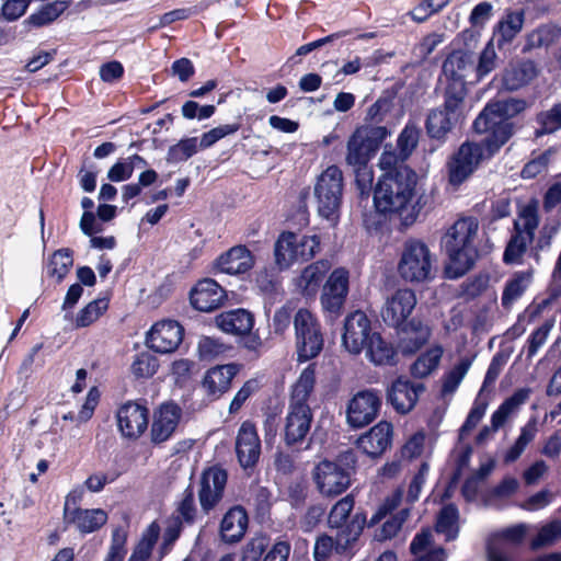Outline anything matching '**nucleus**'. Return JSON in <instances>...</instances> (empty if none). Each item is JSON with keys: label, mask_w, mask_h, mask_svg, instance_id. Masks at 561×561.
Masks as SVG:
<instances>
[{"label": "nucleus", "mask_w": 561, "mask_h": 561, "mask_svg": "<svg viewBox=\"0 0 561 561\" xmlns=\"http://www.w3.org/2000/svg\"><path fill=\"white\" fill-rule=\"evenodd\" d=\"M343 187V174L335 164L328 167L314 184L318 213L334 226L340 220Z\"/></svg>", "instance_id": "9d476101"}, {"label": "nucleus", "mask_w": 561, "mask_h": 561, "mask_svg": "<svg viewBox=\"0 0 561 561\" xmlns=\"http://www.w3.org/2000/svg\"><path fill=\"white\" fill-rule=\"evenodd\" d=\"M310 195V187H306L300 191L297 205L290 210L286 218V224L290 231L297 233L304 228L309 226L310 213L308 209V199Z\"/></svg>", "instance_id": "37998d69"}, {"label": "nucleus", "mask_w": 561, "mask_h": 561, "mask_svg": "<svg viewBox=\"0 0 561 561\" xmlns=\"http://www.w3.org/2000/svg\"><path fill=\"white\" fill-rule=\"evenodd\" d=\"M364 351H366L369 362L376 366H396L398 364V350L379 332H375Z\"/></svg>", "instance_id": "c9c22d12"}, {"label": "nucleus", "mask_w": 561, "mask_h": 561, "mask_svg": "<svg viewBox=\"0 0 561 561\" xmlns=\"http://www.w3.org/2000/svg\"><path fill=\"white\" fill-rule=\"evenodd\" d=\"M393 96L381 95L379 96L367 110L364 123L373 126H382L387 115L393 108Z\"/></svg>", "instance_id": "3c124183"}, {"label": "nucleus", "mask_w": 561, "mask_h": 561, "mask_svg": "<svg viewBox=\"0 0 561 561\" xmlns=\"http://www.w3.org/2000/svg\"><path fill=\"white\" fill-rule=\"evenodd\" d=\"M174 520L181 524L193 525L196 522L197 508L195 505L194 490L191 484L183 491V497L180 501L176 510Z\"/></svg>", "instance_id": "603ef678"}, {"label": "nucleus", "mask_w": 561, "mask_h": 561, "mask_svg": "<svg viewBox=\"0 0 561 561\" xmlns=\"http://www.w3.org/2000/svg\"><path fill=\"white\" fill-rule=\"evenodd\" d=\"M160 367L159 359L149 351H141L133 356L129 373L134 380L152 378Z\"/></svg>", "instance_id": "79ce46f5"}, {"label": "nucleus", "mask_w": 561, "mask_h": 561, "mask_svg": "<svg viewBox=\"0 0 561 561\" xmlns=\"http://www.w3.org/2000/svg\"><path fill=\"white\" fill-rule=\"evenodd\" d=\"M479 224L473 217L458 219L443 238V247L448 256L446 276L451 279L463 276L479 257L477 248Z\"/></svg>", "instance_id": "20e7f679"}, {"label": "nucleus", "mask_w": 561, "mask_h": 561, "mask_svg": "<svg viewBox=\"0 0 561 561\" xmlns=\"http://www.w3.org/2000/svg\"><path fill=\"white\" fill-rule=\"evenodd\" d=\"M415 306V291L411 288H398L387 298L381 309L382 320L388 327L400 328L411 319Z\"/></svg>", "instance_id": "aec40b11"}, {"label": "nucleus", "mask_w": 561, "mask_h": 561, "mask_svg": "<svg viewBox=\"0 0 561 561\" xmlns=\"http://www.w3.org/2000/svg\"><path fill=\"white\" fill-rule=\"evenodd\" d=\"M293 323L297 362L301 364L317 358L324 348V333L317 316L307 308H299Z\"/></svg>", "instance_id": "1a4fd4ad"}, {"label": "nucleus", "mask_w": 561, "mask_h": 561, "mask_svg": "<svg viewBox=\"0 0 561 561\" xmlns=\"http://www.w3.org/2000/svg\"><path fill=\"white\" fill-rule=\"evenodd\" d=\"M108 308L107 298H98L84 306L76 317V325L85 328L95 322Z\"/></svg>", "instance_id": "864d4df0"}, {"label": "nucleus", "mask_w": 561, "mask_h": 561, "mask_svg": "<svg viewBox=\"0 0 561 561\" xmlns=\"http://www.w3.org/2000/svg\"><path fill=\"white\" fill-rule=\"evenodd\" d=\"M357 463V454L352 448L340 453L334 460H321L312 471L319 492L329 497L344 493L352 484Z\"/></svg>", "instance_id": "39448f33"}, {"label": "nucleus", "mask_w": 561, "mask_h": 561, "mask_svg": "<svg viewBox=\"0 0 561 561\" xmlns=\"http://www.w3.org/2000/svg\"><path fill=\"white\" fill-rule=\"evenodd\" d=\"M561 538V522L552 520L542 526L538 534L530 541V549L538 550L545 546L552 545Z\"/></svg>", "instance_id": "13d9d810"}, {"label": "nucleus", "mask_w": 561, "mask_h": 561, "mask_svg": "<svg viewBox=\"0 0 561 561\" xmlns=\"http://www.w3.org/2000/svg\"><path fill=\"white\" fill-rule=\"evenodd\" d=\"M321 250L318 234H299L296 231H282L274 243V263L278 272L288 271L296 263L314 259Z\"/></svg>", "instance_id": "0eeeda50"}, {"label": "nucleus", "mask_w": 561, "mask_h": 561, "mask_svg": "<svg viewBox=\"0 0 561 561\" xmlns=\"http://www.w3.org/2000/svg\"><path fill=\"white\" fill-rule=\"evenodd\" d=\"M382 407V393L369 388L357 391L346 405V422L353 430L371 424L379 415Z\"/></svg>", "instance_id": "ddd939ff"}, {"label": "nucleus", "mask_w": 561, "mask_h": 561, "mask_svg": "<svg viewBox=\"0 0 561 561\" xmlns=\"http://www.w3.org/2000/svg\"><path fill=\"white\" fill-rule=\"evenodd\" d=\"M107 513L102 508H72L66 524H73L82 534H91L99 530L107 522Z\"/></svg>", "instance_id": "e433bc0d"}, {"label": "nucleus", "mask_w": 561, "mask_h": 561, "mask_svg": "<svg viewBox=\"0 0 561 561\" xmlns=\"http://www.w3.org/2000/svg\"><path fill=\"white\" fill-rule=\"evenodd\" d=\"M435 255L425 242L409 238L402 244L397 272L405 283L423 284L435 277Z\"/></svg>", "instance_id": "6e6552de"}, {"label": "nucleus", "mask_w": 561, "mask_h": 561, "mask_svg": "<svg viewBox=\"0 0 561 561\" xmlns=\"http://www.w3.org/2000/svg\"><path fill=\"white\" fill-rule=\"evenodd\" d=\"M358 540V531L353 533L347 527L345 530H336L334 537L322 535L318 537L314 549L313 558L316 561H325L331 556L333 549L339 554L345 553Z\"/></svg>", "instance_id": "c756f323"}, {"label": "nucleus", "mask_w": 561, "mask_h": 561, "mask_svg": "<svg viewBox=\"0 0 561 561\" xmlns=\"http://www.w3.org/2000/svg\"><path fill=\"white\" fill-rule=\"evenodd\" d=\"M389 135L390 130L387 126L362 124L355 128L347 140L345 161L355 172V182L360 196H369L374 176L368 164Z\"/></svg>", "instance_id": "7ed1b4c3"}, {"label": "nucleus", "mask_w": 561, "mask_h": 561, "mask_svg": "<svg viewBox=\"0 0 561 561\" xmlns=\"http://www.w3.org/2000/svg\"><path fill=\"white\" fill-rule=\"evenodd\" d=\"M350 291V272L345 267L334 268L321 288L320 304L327 320H336L344 310Z\"/></svg>", "instance_id": "f8f14e48"}, {"label": "nucleus", "mask_w": 561, "mask_h": 561, "mask_svg": "<svg viewBox=\"0 0 561 561\" xmlns=\"http://www.w3.org/2000/svg\"><path fill=\"white\" fill-rule=\"evenodd\" d=\"M531 274L528 272H516L505 284L502 294V306L508 310L519 299L530 283Z\"/></svg>", "instance_id": "c03bdc74"}, {"label": "nucleus", "mask_w": 561, "mask_h": 561, "mask_svg": "<svg viewBox=\"0 0 561 561\" xmlns=\"http://www.w3.org/2000/svg\"><path fill=\"white\" fill-rule=\"evenodd\" d=\"M489 474H491V458L483 461L480 468L463 482L461 494L467 502H480L485 507L490 505L491 489L484 488Z\"/></svg>", "instance_id": "2f4dec72"}, {"label": "nucleus", "mask_w": 561, "mask_h": 561, "mask_svg": "<svg viewBox=\"0 0 561 561\" xmlns=\"http://www.w3.org/2000/svg\"><path fill=\"white\" fill-rule=\"evenodd\" d=\"M255 257L245 245H234L221 253L211 265V273L242 275L253 268Z\"/></svg>", "instance_id": "a878e982"}, {"label": "nucleus", "mask_w": 561, "mask_h": 561, "mask_svg": "<svg viewBox=\"0 0 561 561\" xmlns=\"http://www.w3.org/2000/svg\"><path fill=\"white\" fill-rule=\"evenodd\" d=\"M188 298L195 310L210 313L226 304L228 294L219 283L206 277L196 282L190 290Z\"/></svg>", "instance_id": "f3484780"}, {"label": "nucleus", "mask_w": 561, "mask_h": 561, "mask_svg": "<svg viewBox=\"0 0 561 561\" xmlns=\"http://www.w3.org/2000/svg\"><path fill=\"white\" fill-rule=\"evenodd\" d=\"M393 426L388 421H380L357 439V446L371 459L380 458L392 445Z\"/></svg>", "instance_id": "bb28decb"}, {"label": "nucleus", "mask_w": 561, "mask_h": 561, "mask_svg": "<svg viewBox=\"0 0 561 561\" xmlns=\"http://www.w3.org/2000/svg\"><path fill=\"white\" fill-rule=\"evenodd\" d=\"M396 329L399 334L398 347L404 356L413 355L420 351L430 336L427 328L416 318H411L408 322Z\"/></svg>", "instance_id": "473e14b6"}, {"label": "nucleus", "mask_w": 561, "mask_h": 561, "mask_svg": "<svg viewBox=\"0 0 561 561\" xmlns=\"http://www.w3.org/2000/svg\"><path fill=\"white\" fill-rule=\"evenodd\" d=\"M471 360L462 358L450 370L446 371L442 377L440 392L443 396L454 393L459 387L469 370Z\"/></svg>", "instance_id": "8fccbe9b"}, {"label": "nucleus", "mask_w": 561, "mask_h": 561, "mask_svg": "<svg viewBox=\"0 0 561 561\" xmlns=\"http://www.w3.org/2000/svg\"><path fill=\"white\" fill-rule=\"evenodd\" d=\"M553 42L551 31L548 27H537L527 34L522 53L526 54L535 48L548 47Z\"/></svg>", "instance_id": "69168bd1"}, {"label": "nucleus", "mask_w": 561, "mask_h": 561, "mask_svg": "<svg viewBox=\"0 0 561 561\" xmlns=\"http://www.w3.org/2000/svg\"><path fill=\"white\" fill-rule=\"evenodd\" d=\"M536 76V64L530 59L520 60L505 68L502 83L506 90L515 91L528 84Z\"/></svg>", "instance_id": "4c0bfd02"}, {"label": "nucleus", "mask_w": 561, "mask_h": 561, "mask_svg": "<svg viewBox=\"0 0 561 561\" xmlns=\"http://www.w3.org/2000/svg\"><path fill=\"white\" fill-rule=\"evenodd\" d=\"M227 480V471L218 465L206 468L202 472L198 501L204 514L208 515L221 502Z\"/></svg>", "instance_id": "dca6fc26"}, {"label": "nucleus", "mask_w": 561, "mask_h": 561, "mask_svg": "<svg viewBox=\"0 0 561 561\" xmlns=\"http://www.w3.org/2000/svg\"><path fill=\"white\" fill-rule=\"evenodd\" d=\"M435 531L445 537V541H454L457 539L459 526V511L456 504H445L436 516Z\"/></svg>", "instance_id": "58836bf2"}, {"label": "nucleus", "mask_w": 561, "mask_h": 561, "mask_svg": "<svg viewBox=\"0 0 561 561\" xmlns=\"http://www.w3.org/2000/svg\"><path fill=\"white\" fill-rule=\"evenodd\" d=\"M378 165L382 171L373 193L376 211L385 217L398 218L403 228L411 227L422 209L427 205L428 196L417 195L419 176L411 167H396L393 158H387Z\"/></svg>", "instance_id": "f257e3e1"}, {"label": "nucleus", "mask_w": 561, "mask_h": 561, "mask_svg": "<svg viewBox=\"0 0 561 561\" xmlns=\"http://www.w3.org/2000/svg\"><path fill=\"white\" fill-rule=\"evenodd\" d=\"M242 364L228 363L208 368L201 381V388L210 401L220 399L230 391L232 380L242 369Z\"/></svg>", "instance_id": "6ab92c4d"}, {"label": "nucleus", "mask_w": 561, "mask_h": 561, "mask_svg": "<svg viewBox=\"0 0 561 561\" xmlns=\"http://www.w3.org/2000/svg\"><path fill=\"white\" fill-rule=\"evenodd\" d=\"M255 285L261 294L271 297L278 293V289L282 286V280L275 272V268L264 267L257 272Z\"/></svg>", "instance_id": "bf43d9fd"}, {"label": "nucleus", "mask_w": 561, "mask_h": 561, "mask_svg": "<svg viewBox=\"0 0 561 561\" xmlns=\"http://www.w3.org/2000/svg\"><path fill=\"white\" fill-rule=\"evenodd\" d=\"M182 417L180 405L173 401H168L154 411L153 421L150 428L151 443L160 445L169 440L175 433Z\"/></svg>", "instance_id": "b1692460"}, {"label": "nucleus", "mask_w": 561, "mask_h": 561, "mask_svg": "<svg viewBox=\"0 0 561 561\" xmlns=\"http://www.w3.org/2000/svg\"><path fill=\"white\" fill-rule=\"evenodd\" d=\"M254 314L244 308L224 311L216 317L217 327L230 334L245 335L254 327Z\"/></svg>", "instance_id": "72a5a7b5"}, {"label": "nucleus", "mask_w": 561, "mask_h": 561, "mask_svg": "<svg viewBox=\"0 0 561 561\" xmlns=\"http://www.w3.org/2000/svg\"><path fill=\"white\" fill-rule=\"evenodd\" d=\"M249 526V515L247 510L241 505L230 507L224 515L219 535L226 543H237L242 540Z\"/></svg>", "instance_id": "7c9ffc66"}, {"label": "nucleus", "mask_w": 561, "mask_h": 561, "mask_svg": "<svg viewBox=\"0 0 561 561\" xmlns=\"http://www.w3.org/2000/svg\"><path fill=\"white\" fill-rule=\"evenodd\" d=\"M554 152V148L550 147L542 151L538 157L530 159L523 167L520 178L530 180L545 172L548 169L550 158Z\"/></svg>", "instance_id": "052dcab7"}, {"label": "nucleus", "mask_w": 561, "mask_h": 561, "mask_svg": "<svg viewBox=\"0 0 561 561\" xmlns=\"http://www.w3.org/2000/svg\"><path fill=\"white\" fill-rule=\"evenodd\" d=\"M443 352L440 345H434L421 353L410 366L411 376L422 379L431 375L438 367Z\"/></svg>", "instance_id": "a19ab883"}, {"label": "nucleus", "mask_w": 561, "mask_h": 561, "mask_svg": "<svg viewBox=\"0 0 561 561\" xmlns=\"http://www.w3.org/2000/svg\"><path fill=\"white\" fill-rule=\"evenodd\" d=\"M524 12L513 11L506 14L505 19L497 23L496 31L500 35L497 48L503 49L505 44H510L519 33L524 24Z\"/></svg>", "instance_id": "a18cd8bd"}, {"label": "nucleus", "mask_w": 561, "mask_h": 561, "mask_svg": "<svg viewBox=\"0 0 561 561\" xmlns=\"http://www.w3.org/2000/svg\"><path fill=\"white\" fill-rule=\"evenodd\" d=\"M552 327L553 321L546 320L528 336L526 345V357L528 359L533 358L537 354L538 350L545 344Z\"/></svg>", "instance_id": "0e129e2a"}, {"label": "nucleus", "mask_w": 561, "mask_h": 561, "mask_svg": "<svg viewBox=\"0 0 561 561\" xmlns=\"http://www.w3.org/2000/svg\"><path fill=\"white\" fill-rule=\"evenodd\" d=\"M127 535L116 528L112 534L111 545L104 561H124L127 554Z\"/></svg>", "instance_id": "774afa93"}, {"label": "nucleus", "mask_w": 561, "mask_h": 561, "mask_svg": "<svg viewBox=\"0 0 561 561\" xmlns=\"http://www.w3.org/2000/svg\"><path fill=\"white\" fill-rule=\"evenodd\" d=\"M525 107V101L519 99L493 101V116H499L508 121L510 118L523 112Z\"/></svg>", "instance_id": "338daca9"}, {"label": "nucleus", "mask_w": 561, "mask_h": 561, "mask_svg": "<svg viewBox=\"0 0 561 561\" xmlns=\"http://www.w3.org/2000/svg\"><path fill=\"white\" fill-rule=\"evenodd\" d=\"M331 267L332 264L327 259L317 260L304 267L294 279L298 293L307 300H314Z\"/></svg>", "instance_id": "393cba45"}, {"label": "nucleus", "mask_w": 561, "mask_h": 561, "mask_svg": "<svg viewBox=\"0 0 561 561\" xmlns=\"http://www.w3.org/2000/svg\"><path fill=\"white\" fill-rule=\"evenodd\" d=\"M528 398L527 389H519L507 398L495 412H493V434L505 424L507 417Z\"/></svg>", "instance_id": "09e8293b"}, {"label": "nucleus", "mask_w": 561, "mask_h": 561, "mask_svg": "<svg viewBox=\"0 0 561 561\" xmlns=\"http://www.w3.org/2000/svg\"><path fill=\"white\" fill-rule=\"evenodd\" d=\"M420 135L421 129L414 123H407L398 136L397 150L385 149L379 158V163H385L387 160L385 158L389 157L396 160V167H409L407 161L416 149Z\"/></svg>", "instance_id": "c85d7f7f"}, {"label": "nucleus", "mask_w": 561, "mask_h": 561, "mask_svg": "<svg viewBox=\"0 0 561 561\" xmlns=\"http://www.w3.org/2000/svg\"><path fill=\"white\" fill-rule=\"evenodd\" d=\"M539 225L538 206L536 202L524 205L519 211V220L514 221L515 233L512 234L503 254L506 264L520 262L527 250L528 242L535 238Z\"/></svg>", "instance_id": "9b49d317"}, {"label": "nucleus", "mask_w": 561, "mask_h": 561, "mask_svg": "<svg viewBox=\"0 0 561 561\" xmlns=\"http://www.w3.org/2000/svg\"><path fill=\"white\" fill-rule=\"evenodd\" d=\"M376 331L371 328V320L362 310H355L344 320L342 344L347 352L354 355L360 354L365 345Z\"/></svg>", "instance_id": "2eb2a0df"}, {"label": "nucleus", "mask_w": 561, "mask_h": 561, "mask_svg": "<svg viewBox=\"0 0 561 561\" xmlns=\"http://www.w3.org/2000/svg\"><path fill=\"white\" fill-rule=\"evenodd\" d=\"M117 425L124 437H140L149 424V409L147 401H127L122 404L117 412Z\"/></svg>", "instance_id": "a211bd4d"}, {"label": "nucleus", "mask_w": 561, "mask_h": 561, "mask_svg": "<svg viewBox=\"0 0 561 561\" xmlns=\"http://www.w3.org/2000/svg\"><path fill=\"white\" fill-rule=\"evenodd\" d=\"M536 121L540 126L536 130V136L552 134L561 129V103H556L550 110L538 113Z\"/></svg>", "instance_id": "5fc2aeb1"}, {"label": "nucleus", "mask_w": 561, "mask_h": 561, "mask_svg": "<svg viewBox=\"0 0 561 561\" xmlns=\"http://www.w3.org/2000/svg\"><path fill=\"white\" fill-rule=\"evenodd\" d=\"M198 150V142L196 137L183 138L175 145H172L167 153V161L169 163H179L186 161L193 157Z\"/></svg>", "instance_id": "4d7b16f0"}, {"label": "nucleus", "mask_w": 561, "mask_h": 561, "mask_svg": "<svg viewBox=\"0 0 561 561\" xmlns=\"http://www.w3.org/2000/svg\"><path fill=\"white\" fill-rule=\"evenodd\" d=\"M262 385L257 378L247 380L242 387L237 391L229 404V413H238L243 404L261 389Z\"/></svg>", "instance_id": "680f3d73"}, {"label": "nucleus", "mask_w": 561, "mask_h": 561, "mask_svg": "<svg viewBox=\"0 0 561 561\" xmlns=\"http://www.w3.org/2000/svg\"><path fill=\"white\" fill-rule=\"evenodd\" d=\"M73 264L72 251L70 249H59L53 253L47 263V276L56 278L61 283L69 273Z\"/></svg>", "instance_id": "de8ad7c7"}, {"label": "nucleus", "mask_w": 561, "mask_h": 561, "mask_svg": "<svg viewBox=\"0 0 561 561\" xmlns=\"http://www.w3.org/2000/svg\"><path fill=\"white\" fill-rule=\"evenodd\" d=\"M239 123L219 125L204 133L201 137L199 148L207 149L226 136L232 135L240 129Z\"/></svg>", "instance_id": "e2e57ef3"}, {"label": "nucleus", "mask_w": 561, "mask_h": 561, "mask_svg": "<svg viewBox=\"0 0 561 561\" xmlns=\"http://www.w3.org/2000/svg\"><path fill=\"white\" fill-rule=\"evenodd\" d=\"M68 8L67 1H55L49 2L41 7L39 10L32 13L26 20L25 23L28 26L33 27H42L50 24L55 20H57Z\"/></svg>", "instance_id": "49530a36"}, {"label": "nucleus", "mask_w": 561, "mask_h": 561, "mask_svg": "<svg viewBox=\"0 0 561 561\" xmlns=\"http://www.w3.org/2000/svg\"><path fill=\"white\" fill-rule=\"evenodd\" d=\"M312 422L313 413L311 410L288 408L280 432L285 446L293 450L309 448L311 439H308V436Z\"/></svg>", "instance_id": "4468645a"}, {"label": "nucleus", "mask_w": 561, "mask_h": 561, "mask_svg": "<svg viewBox=\"0 0 561 561\" xmlns=\"http://www.w3.org/2000/svg\"><path fill=\"white\" fill-rule=\"evenodd\" d=\"M425 391L422 382H413L405 376H398L387 390V400L399 414H408Z\"/></svg>", "instance_id": "4be33fe9"}, {"label": "nucleus", "mask_w": 561, "mask_h": 561, "mask_svg": "<svg viewBox=\"0 0 561 561\" xmlns=\"http://www.w3.org/2000/svg\"><path fill=\"white\" fill-rule=\"evenodd\" d=\"M184 337V328L176 320H161L154 323L147 333V345L160 354L178 350Z\"/></svg>", "instance_id": "412c9836"}, {"label": "nucleus", "mask_w": 561, "mask_h": 561, "mask_svg": "<svg viewBox=\"0 0 561 561\" xmlns=\"http://www.w3.org/2000/svg\"><path fill=\"white\" fill-rule=\"evenodd\" d=\"M473 51L453 50L443 62L442 75L445 77L443 89L444 102L432 108L425 119V130L430 139L443 145L448 134L461 125L465 116V101L468 95L466 78L473 69Z\"/></svg>", "instance_id": "f03ea898"}, {"label": "nucleus", "mask_w": 561, "mask_h": 561, "mask_svg": "<svg viewBox=\"0 0 561 561\" xmlns=\"http://www.w3.org/2000/svg\"><path fill=\"white\" fill-rule=\"evenodd\" d=\"M160 531L161 528L156 520L150 523L144 530L139 541L134 547L127 561H149L159 539Z\"/></svg>", "instance_id": "ea45409f"}, {"label": "nucleus", "mask_w": 561, "mask_h": 561, "mask_svg": "<svg viewBox=\"0 0 561 561\" xmlns=\"http://www.w3.org/2000/svg\"><path fill=\"white\" fill-rule=\"evenodd\" d=\"M236 455L244 469L254 468L261 456V439L255 424L247 420L241 423L236 437Z\"/></svg>", "instance_id": "5701e85b"}, {"label": "nucleus", "mask_w": 561, "mask_h": 561, "mask_svg": "<svg viewBox=\"0 0 561 561\" xmlns=\"http://www.w3.org/2000/svg\"><path fill=\"white\" fill-rule=\"evenodd\" d=\"M536 432L537 428L535 422H528L523 426L519 436L504 456L505 462H513L517 460L524 453L527 445L535 438Z\"/></svg>", "instance_id": "6e6d98bb"}, {"label": "nucleus", "mask_w": 561, "mask_h": 561, "mask_svg": "<svg viewBox=\"0 0 561 561\" xmlns=\"http://www.w3.org/2000/svg\"><path fill=\"white\" fill-rule=\"evenodd\" d=\"M354 497L348 494L337 501L331 508L328 517V523L331 528L336 530H345L347 527L352 534L358 531V537L362 535L366 525V515L363 512L355 513L352 517L351 512L354 508Z\"/></svg>", "instance_id": "cd10ccee"}, {"label": "nucleus", "mask_w": 561, "mask_h": 561, "mask_svg": "<svg viewBox=\"0 0 561 561\" xmlns=\"http://www.w3.org/2000/svg\"><path fill=\"white\" fill-rule=\"evenodd\" d=\"M316 386V364H309L291 387L288 408L311 410L309 399Z\"/></svg>", "instance_id": "f704fd0d"}, {"label": "nucleus", "mask_w": 561, "mask_h": 561, "mask_svg": "<svg viewBox=\"0 0 561 561\" xmlns=\"http://www.w3.org/2000/svg\"><path fill=\"white\" fill-rule=\"evenodd\" d=\"M489 157H491V134L480 140L463 141L446 162L449 184L459 187Z\"/></svg>", "instance_id": "423d86ee"}]
</instances>
